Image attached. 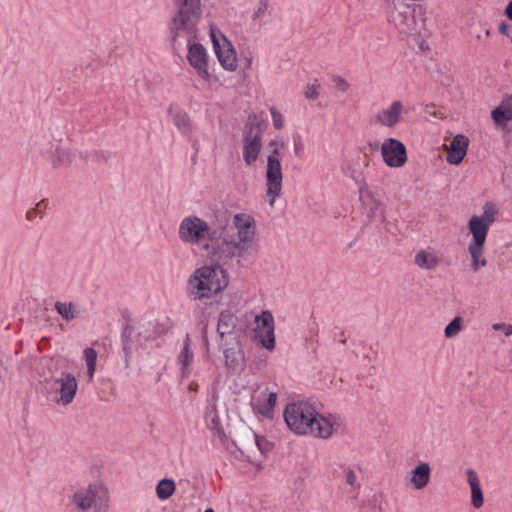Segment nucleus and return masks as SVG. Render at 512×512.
Here are the masks:
<instances>
[{
  "label": "nucleus",
  "mask_w": 512,
  "mask_h": 512,
  "mask_svg": "<svg viewBox=\"0 0 512 512\" xmlns=\"http://www.w3.org/2000/svg\"><path fill=\"white\" fill-rule=\"evenodd\" d=\"M72 504L77 512H107L109 492L103 484L95 482L78 489L73 494Z\"/></svg>",
  "instance_id": "nucleus-7"
},
{
  "label": "nucleus",
  "mask_w": 512,
  "mask_h": 512,
  "mask_svg": "<svg viewBox=\"0 0 512 512\" xmlns=\"http://www.w3.org/2000/svg\"><path fill=\"white\" fill-rule=\"evenodd\" d=\"M293 145H294L295 156L300 159L303 158L304 153H305V147H304V143L302 142L300 136H298L297 138H294Z\"/></svg>",
  "instance_id": "nucleus-42"
},
{
  "label": "nucleus",
  "mask_w": 512,
  "mask_h": 512,
  "mask_svg": "<svg viewBox=\"0 0 512 512\" xmlns=\"http://www.w3.org/2000/svg\"><path fill=\"white\" fill-rule=\"evenodd\" d=\"M431 479V467L427 462H420L415 468L409 471L404 480L408 487L415 490H423Z\"/></svg>",
  "instance_id": "nucleus-18"
},
{
  "label": "nucleus",
  "mask_w": 512,
  "mask_h": 512,
  "mask_svg": "<svg viewBox=\"0 0 512 512\" xmlns=\"http://www.w3.org/2000/svg\"><path fill=\"white\" fill-rule=\"evenodd\" d=\"M97 357L98 353L94 348L88 347L84 349L83 360L85 361L87 366V378L89 382L93 381L94 379Z\"/></svg>",
  "instance_id": "nucleus-32"
},
{
  "label": "nucleus",
  "mask_w": 512,
  "mask_h": 512,
  "mask_svg": "<svg viewBox=\"0 0 512 512\" xmlns=\"http://www.w3.org/2000/svg\"><path fill=\"white\" fill-rule=\"evenodd\" d=\"M288 428L296 435H310L329 439L342 427L339 416L319 413L316 407L306 401L289 403L283 413Z\"/></svg>",
  "instance_id": "nucleus-1"
},
{
  "label": "nucleus",
  "mask_w": 512,
  "mask_h": 512,
  "mask_svg": "<svg viewBox=\"0 0 512 512\" xmlns=\"http://www.w3.org/2000/svg\"><path fill=\"white\" fill-rule=\"evenodd\" d=\"M389 21L401 34L412 35L416 32L415 17L407 6L398 8L394 5L389 15Z\"/></svg>",
  "instance_id": "nucleus-16"
},
{
  "label": "nucleus",
  "mask_w": 512,
  "mask_h": 512,
  "mask_svg": "<svg viewBox=\"0 0 512 512\" xmlns=\"http://www.w3.org/2000/svg\"><path fill=\"white\" fill-rule=\"evenodd\" d=\"M359 200L363 209V213L370 223L381 222L385 217V209L382 202L377 199L369 186H363L358 191Z\"/></svg>",
  "instance_id": "nucleus-13"
},
{
  "label": "nucleus",
  "mask_w": 512,
  "mask_h": 512,
  "mask_svg": "<svg viewBox=\"0 0 512 512\" xmlns=\"http://www.w3.org/2000/svg\"><path fill=\"white\" fill-rule=\"evenodd\" d=\"M469 139L463 134L454 136L449 145L446 146V161L451 165H458L467 154Z\"/></svg>",
  "instance_id": "nucleus-19"
},
{
  "label": "nucleus",
  "mask_w": 512,
  "mask_h": 512,
  "mask_svg": "<svg viewBox=\"0 0 512 512\" xmlns=\"http://www.w3.org/2000/svg\"><path fill=\"white\" fill-rule=\"evenodd\" d=\"M43 156L54 168L67 166L72 162L71 153L63 149L59 143L51 145V148L46 150Z\"/></svg>",
  "instance_id": "nucleus-23"
},
{
  "label": "nucleus",
  "mask_w": 512,
  "mask_h": 512,
  "mask_svg": "<svg viewBox=\"0 0 512 512\" xmlns=\"http://www.w3.org/2000/svg\"><path fill=\"white\" fill-rule=\"evenodd\" d=\"M240 59L244 70H250L254 60V52L250 48L242 49L240 52Z\"/></svg>",
  "instance_id": "nucleus-37"
},
{
  "label": "nucleus",
  "mask_w": 512,
  "mask_h": 512,
  "mask_svg": "<svg viewBox=\"0 0 512 512\" xmlns=\"http://www.w3.org/2000/svg\"><path fill=\"white\" fill-rule=\"evenodd\" d=\"M345 479H346V482L351 485V486H354L356 485L357 483V475L356 473L351 470V469H348L345 473Z\"/></svg>",
  "instance_id": "nucleus-44"
},
{
  "label": "nucleus",
  "mask_w": 512,
  "mask_h": 512,
  "mask_svg": "<svg viewBox=\"0 0 512 512\" xmlns=\"http://www.w3.org/2000/svg\"><path fill=\"white\" fill-rule=\"evenodd\" d=\"M197 387H198V384L194 383V382L190 383V385H189V389L192 391H196Z\"/></svg>",
  "instance_id": "nucleus-50"
},
{
  "label": "nucleus",
  "mask_w": 512,
  "mask_h": 512,
  "mask_svg": "<svg viewBox=\"0 0 512 512\" xmlns=\"http://www.w3.org/2000/svg\"><path fill=\"white\" fill-rule=\"evenodd\" d=\"M205 512H214L212 509H207Z\"/></svg>",
  "instance_id": "nucleus-51"
},
{
  "label": "nucleus",
  "mask_w": 512,
  "mask_h": 512,
  "mask_svg": "<svg viewBox=\"0 0 512 512\" xmlns=\"http://www.w3.org/2000/svg\"><path fill=\"white\" fill-rule=\"evenodd\" d=\"M190 342H191L190 337L187 335L184 340L182 350L180 351V353L177 357L178 364L180 365L182 378H187L191 374V371H192V363L194 360V353L191 350Z\"/></svg>",
  "instance_id": "nucleus-27"
},
{
  "label": "nucleus",
  "mask_w": 512,
  "mask_h": 512,
  "mask_svg": "<svg viewBox=\"0 0 512 512\" xmlns=\"http://www.w3.org/2000/svg\"><path fill=\"white\" fill-rule=\"evenodd\" d=\"M173 3L176 10L171 18L170 28L174 36L192 37L202 16L201 0H173Z\"/></svg>",
  "instance_id": "nucleus-6"
},
{
  "label": "nucleus",
  "mask_w": 512,
  "mask_h": 512,
  "mask_svg": "<svg viewBox=\"0 0 512 512\" xmlns=\"http://www.w3.org/2000/svg\"><path fill=\"white\" fill-rule=\"evenodd\" d=\"M262 150V133L258 129L250 127L249 131H244L242 155L243 161L247 166L253 165Z\"/></svg>",
  "instance_id": "nucleus-14"
},
{
  "label": "nucleus",
  "mask_w": 512,
  "mask_h": 512,
  "mask_svg": "<svg viewBox=\"0 0 512 512\" xmlns=\"http://www.w3.org/2000/svg\"><path fill=\"white\" fill-rule=\"evenodd\" d=\"M168 114L171 121L178 131L184 135L189 136L193 131V124L188 113L176 104H171L168 108Z\"/></svg>",
  "instance_id": "nucleus-20"
},
{
  "label": "nucleus",
  "mask_w": 512,
  "mask_h": 512,
  "mask_svg": "<svg viewBox=\"0 0 512 512\" xmlns=\"http://www.w3.org/2000/svg\"><path fill=\"white\" fill-rule=\"evenodd\" d=\"M253 340L261 347L272 351L275 348V322L272 313L263 310L255 316Z\"/></svg>",
  "instance_id": "nucleus-10"
},
{
  "label": "nucleus",
  "mask_w": 512,
  "mask_h": 512,
  "mask_svg": "<svg viewBox=\"0 0 512 512\" xmlns=\"http://www.w3.org/2000/svg\"><path fill=\"white\" fill-rule=\"evenodd\" d=\"M310 339L318 342V328H314L310 331Z\"/></svg>",
  "instance_id": "nucleus-49"
},
{
  "label": "nucleus",
  "mask_w": 512,
  "mask_h": 512,
  "mask_svg": "<svg viewBox=\"0 0 512 512\" xmlns=\"http://www.w3.org/2000/svg\"><path fill=\"white\" fill-rule=\"evenodd\" d=\"M404 105L401 101L395 100L389 106L380 109L373 117L376 124L386 127L394 128L402 121Z\"/></svg>",
  "instance_id": "nucleus-15"
},
{
  "label": "nucleus",
  "mask_w": 512,
  "mask_h": 512,
  "mask_svg": "<svg viewBox=\"0 0 512 512\" xmlns=\"http://www.w3.org/2000/svg\"><path fill=\"white\" fill-rule=\"evenodd\" d=\"M343 172L356 183L358 190L363 186H369L360 167V157L351 159L343 168Z\"/></svg>",
  "instance_id": "nucleus-28"
},
{
  "label": "nucleus",
  "mask_w": 512,
  "mask_h": 512,
  "mask_svg": "<svg viewBox=\"0 0 512 512\" xmlns=\"http://www.w3.org/2000/svg\"><path fill=\"white\" fill-rule=\"evenodd\" d=\"M225 364L232 371L241 370L244 364V354L240 348L224 349Z\"/></svg>",
  "instance_id": "nucleus-30"
},
{
  "label": "nucleus",
  "mask_w": 512,
  "mask_h": 512,
  "mask_svg": "<svg viewBox=\"0 0 512 512\" xmlns=\"http://www.w3.org/2000/svg\"><path fill=\"white\" fill-rule=\"evenodd\" d=\"M175 490V482L172 479L164 478L156 486V495L160 500L165 501L174 494Z\"/></svg>",
  "instance_id": "nucleus-33"
},
{
  "label": "nucleus",
  "mask_w": 512,
  "mask_h": 512,
  "mask_svg": "<svg viewBox=\"0 0 512 512\" xmlns=\"http://www.w3.org/2000/svg\"><path fill=\"white\" fill-rule=\"evenodd\" d=\"M55 310L66 321H72L79 316L77 306L72 302L57 301L54 305Z\"/></svg>",
  "instance_id": "nucleus-31"
},
{
  "label": "nucleus",
  "mask_w": 512,
  "mask_h": 512,
  "mask_svg": "<svg viewBox=\"0 0 512 512\" xmlns=\"http://www.w3.org/2000/svg\"><path fill=\"white\" fill-rule=\"evenodd\" d=\"M209 32L214 49L222 46L223 44H225V42H231L224 35V33L214 24L210 25Z\"/></svg>",
  "instance_id": "nucleus-35"
},
{
  "label": "nucleus",
  "mask_w": 512,
  "mask_h": 512,
  "mask_svg": "<svg viewBox=\"0 0 512 512\" xmlns=\"http://www.w3.org/2000/svg\"><path fill=\"white\" fill-rule=\"evenodd\" d=\"M499 214V208L494 202H486L482 207L480 216L473 215L467 223V229L471 235L468 243V253L471 257V268L478 271L487 265L484 255L485 244L490 227L495 223Z\"/></svg>",
  "instance_id": "nucleus-4"
},
{
  "label": "nucleus",
  "mask_w": 512,
  "mask_h": 512,
  "mask_svg": "<svg viewBox=\"0 0 512 512\" xmlns=\"http://www.w3.org/2000/svg\"><path fill=\"white\" fill-rule=\"evenodd\" d=\"M380 153L383 162L390 168H401L407 162L406 146L396 138L384 139L380 147Z\"/></svg>",
  "instance_id": "nucleus-12"
},
{
  "label": "nucleus",
  "mask_w": 512,
  "mask_h": 512,
  "mask_svg": "<svg viewBox=\"0 0 512 512\" xmlns=\"http://www.w3.org/2000/svg\"><path fill=\"white\" fill-rule=\"evenodd\" d=\"M463 322V318L460 316L453 318L444 329L445 337L448 339L456 337L463 329Z\"/></svg>",
  "instance_id": "nucleus-34"
},
{
  "label": "nucleus",
  "mask_w": 512,
  "mask_h": 512,
  "mask_svg": "<svg viewBox=\"0 0 512 512\" xmlns=\"http://www.w3.org/2000/svg\"><path fill=\"white\" fill-rule=\"evenodd\" d=\"M262 396L263 399L257 400L256 408L261 415L269 418L273 415L277 403V393L266 391L262 393Z\"/></svg>",
  "instance_id": "nucleus-29"
},
{
  "label": "nucleus",
  "mask_w": 512,
  "mask_h": 512,
  "mask_svg": "<svg viewBox=\"0 0 512 512\" xmlns=\"http://www.w3.org/2000/svg\"><path fill=\"white\" fill-rule=\"evenodd\" d=\"M491 119L497 130L509 132L508 123L512 121V94L505 96L500 104L491 111Z\"/></svg>",
  "instance_id": "nucleus-17"
},
{
  "label": "nucleus",
  "mask_w": 512,
  "mask_h": 512,
  "mask_svg": "<svg viewBox=\"0 0 512 512\" xmlns=\"http://www.w3.org/2000/svg\"><path fill=\"white\" fill-rule=\"evenodd\" d=\"M178 236L184 243L201 246L212 259L218 261L219 225L211 227L198 216H188L181 221Z\"/></svg>",
  "instance_id": "nucleus-5"
},
{
  "label": "nucleus",
  "mask_w": 512,
  "mask_h": 512,
  "mask_svg": "<svg viewBox=\"0 0 512 512\" xmlns=\"http://www.w3.org/2000/svg\"><path fill=\"white\" fill-rule=\"evenodd\" d=\"M229 285V274L219 264H205L196 268L186 281L185 291L189 299L207 303L217 297Z\"/></svg>",
  "instance_id": "nucleus-3"
},
{
  "label": "nucleus",
  "mask_w": 512,
  "mask_h": 512,
  "mask_svg": "<svg viewBox=\"0 0 512 512\" xmlns=\"http://www.w3.org/2000/svg\"><path fill=\"white\" fill-rule=\"evenodd\" d=\"M270 114L272 117L273 126L275 129L280 130L284 126V118L283 115L275 108H270Z\"/></svg>",
  "instance_id": "nucleus-38"
},
{
  "label": "nucleus",
  "mask_w": 512,
  "mask_h": 512,
  "mask_svg": "<svg viewBox=\"0 0 512 512\" xmlns=\"http://www.w3.org/2000/svg\"><path fill=\"white\" fill-rule=\"evenodd\" d=\"M414 263L424 270H435L440 264V258L433 248L420 249L415 253Z\"/></svg>",
  "instance_id": "nucleus-24"
},
{
  "label": "nucleus",
  "mask_w": 512,
  "mask_h": 512,
  "mask_svg": "<svg viewBox=\"0 0 512 512\" xmlns=\"http://www.w3.org/2000/svg\"><path fill=\"white\" fill-rule=\"evenodd\" d=\"M255 441L258 449L262 454L268 453L272 450V443L269 442L267 439H265L262 436H255Z\"/></svg>",
  "instance_id": "nucleus-39"
},
{
  "label": "nucleus",
  "mask_w": 512,
  "mask_h": 512,
  "mask_svg": "<svg viewBox=\"0 0 512 512\" xmlns=\"http://www.w3.org/2000/svg\"><path fill=\"white\" fill-rule=\"evenodd\" d=\"M54 402L61 406L71 404L78 391V381L71 372L63 371L51 385Z\"/></svg>",
  "instance_id": "nucleus-11"
},
{
  "label": "nucleus",
  "mask_w": 512,
  "mask_h": 512,
  "mask_svg": "<svg viewBox=\"0 0 512 512\" xmlns=\"http://www.w3.org/2000/svg\"><path fill=\"white\" fill-rule=\"evenodd\" d=\"M467 482L471 489V503L474 508L479 509L484 504V496L481 488L480 479L475 470L469 468L466 470Z\"/></svg>",
  "instance_id": "nucleus-25"
},
{
  "label": "nucleus",
  "mask_w": 512,
  "mask_h": 512,
  "mask_svg": "<svg viewBox=\"0 0 512 512\" xmlns=\"http://www.w3.org/2000/svg\"><path fill=\"white\" fill-rule=\"evenodd\" d=\"M47 207V203L45 200H41L36 204L34 208L29 209L26 212V219L30 222L35 221L37 218H42L45 214V208Z\"/></svg>",
  "instance_id": "nucleus-36"
},
{
  "label": "nucleus",
  "mask_w": 512,
  "mask_h": 512,
  "mask_svg": "<svg viewBox=\"0 0 512 512\" xmlns=\"http://www.w3.org/2000/svg\"><path fill=\"white\" fill-rule=\"evenodd\" d=\"M187 61L196 75L207 85L216 81V77L210 71V56L207 49L200 43L191 40L187 36Z\"/></svg>",
  "instance_id": "nucleus-9"
},
{
  "label": "nucleus",
  "mask_w": 512,
  "mask_h": 512,
  "mask_svg": "<svg viewBox=\"0 0 512 512\" xmlns=\"http://www.w3.org/2000/svg\"><path fill=\"white\" fill-rule=\"evenodd\" d=\"M268 2L269 0H260L257 9L254 11L252 15L253 20H257L261 18L268 8Z\"/></svg>",
  "instance_id": "nucleus-41"
},
{
  "label": "nucleus",
  "mask_w": 512,
  "mask_h": 512,
  "mask_svg": "<svg viewBox=\"0 0 512 512\" xmlns=\"http://www.w3.org/2000/svg\"><path fill=\"white\" fill-rule=\"evenodd\" d=\"M215 55L221 67L229 72H234L238 68V58L232 42H225L222 46L214 49Z\"/></svg>",
  "instance_id": "nucleus-21"
},
{
  "label": "nucleus",
  "mask_w": 512,
  "mask_h": 512,
  "mask_svg": "<svg viewBox=\"0 0 512 512\" xmlns=\"http://www.w3.org/2000/svg\"><path fill=\"white\" fill-rule=\"evenodd\" d=\"M270 147L272 151L267 157V166L265 172V199L268 204L273 207L277 198L280 197L283 189V172L280 162L281 148L283 144L277 141H271Z\"/></svg>",
  "instance_id": "nucleus-8"
},
{
  "label": "nucleus",
  "mask_w": 512,
  "mask_h": 512,
  "mask_svg": "<svg viewBox=\"0 0 512 512\" xmlns=\"http://www.w3.org/2000/svg\"><path fill=\"white\" fill-rule=\"evenodd\" d=\"M505 15L508 19L512 20V0L508 3L505 9Z\"/></svg>",
  "instance_id": "nucleus-48"
},
{
  "label": "nucleus",
  "mask_w": 512,
  "mask_h": 512,
  "mask_svg": "<svg viewBox=\"0 0 512 512\" xmlns=\"http://www.w3.org/2000/svg\"><path fill=\"white\" fill-rule=\"evenodd\" d=\"M494 331H502L506 337L512 335V324L507 323H494L492 325Z\"/></svg>",
  "instance_id": "nucleus-43"
},
{
  "label": "nucleus",
  "mask_w": 512,
  "mask_h": 512,
  "mask_svg": "<svg viewBox=\"0 0 512 512\" xmlns=\"http://www.w3.org/2000/svg\"><path fill=\"white\" fill-rule=\"evenodd\" d=\"M334 337H335V339H338V341L342 344H345L347 341L344 331H339V333H336Z\"/></svg>",
  "instance_id": "nucleus-47"
},
{
  "label": "nucleus",
  "mask_w": 512,
  "mask_h": 512,
  "mask_svg": "<svg viewBox=\"0 0 512 512\" xmlns=\"http://www.w3.org/2000/svg\"><path fill=\"white\" fill-rule=\"evenodd\" d=\"M204 420L206 427L216 436H224V430L218 414V409L215 402L207 405L204 412Z\"/></svg>",
  "instance_id": "nucleus-26"
},
{
  "label": "nucleus",
  "mask_w": 512,
  "mask_h": 512,
  "mask_svg": "<svg viewBox=\"0 0 512 512\" xmlns=\"http://www.w3.org/2000/svg\"><path fill=\"white\" fill-rule=\"evenodd\" d=\"M498 31L506 36H509V26L505 22H501L498 27Z\"/></svg>",
  "instance_id": "nucleus-46"
},
{
  "label": "nucleus",
  "mask_w": 512,
  "mask_h": 512,
  "mask_svg": "<svg viewBox=\"0 0 512 512\" xmlns=\"http://www.w3.org/2000/svg\"><path fill=\"white\" fill-rule=\"evenodd\" d=\"M335 83H336L337 87L339 89H341L342 91H346L349 86L348 83L346 82V80L341 77H337L335 79Z\"/></svg>",
  "instance_id": "nucleus-45"
},
{
  "label": "nucleus",
  "mask_w": 512,
  "mask_h": 512,
  "mask_svg": "<svg viewBox=\"0 0 512 512\" xmlns=\"http://www.w3.org/2000/svg\"><path fill=\"white\" fill-rule=\"evenodd\" d=\"M319 84L317 83H313V84H309L306 86L305 88V97L309 100H315L318 98L319 96Z\"/></svg>",
  "instance_id": "nucleus-40"
},
{
  "label": "nucleus",
  "mask_w": 512,
  "mask_h": 512,
  "mask_svg": "<svg viewBox=\"0 0 512 512\" xmlns=\"http://www.w3.org/2000/svg\"><path fill=\"white\" fill-rule=\"evenodd\" d=\"M237 326V317L229 310H224L220 313L217 325V333L221 340V345L224 344L225 338H235V328Z\"/></svg>",
  "instance_id": "nucleus-22"
},
{
  "label": "nucleus",
  "mask_w": 512,
  "mask_h": 512,
  "mask_svg": "<svg viewBox=\"0 0 512 512\" xmlns=\"http://www.w3.org/2000/svg\"><path fill=\"white\" fill-rule=\"evenodd\" d=\"M255 235L256 221L247 213L235 214L232 227L219 225L218 262L241 257L251 247Z\"/></svg>",
  "instance_id": "nucleus-2"
}]
</instances>
